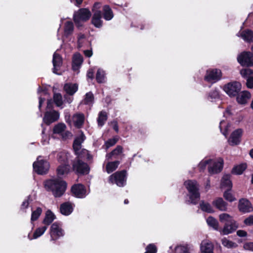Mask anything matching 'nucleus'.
Returning a JSON list of instances; mask_svg holds the SVG:
<instances>
[{
	"mask_svg": "<svg viewBox=\"0 0 253 253\" xmlns=\"http://www.w3.org/2000/svg\"><path fill=\"white\" fill-rule=\"evenodd\" d=\"M44 185L46 190L51 192L54 197L59 198L65 193L67 183L65 180L55 178L46 180Z\"/></svg>",
	"mask_w": 253,
	"mask_h": 253,
	"instance_id": "1",
	"label": "nucleus"
},
{
	"mask_svg": "<svg viewBox=\"0 0 253 253\" xmlns=\"http://www.w3.org/2000/svg\"><path fill=\"white\" fill-rule=\"evenodd\" d=\"M219 219L221 222H225L223 228L219 230L222 235L231 234L235 231L238 227L236 221L228 213L220 214L219 215Z\"/></svg>",
	"mask_w": 253,
	"mask_h": 253,
	"instance_id": "2",
	"label": "nucleus"
},
{
	"mask_svg": "<svg viewBox=\"0 0 253 253\" xmlns=\"http://www.w3.org/2000/svg\"><path fill=\"white\" fill-rule=\"evenodd\" d=\"M184 185L190 194L189 199L191 203L193 205H196L200 198L197 181L195 180H187L184 182Z\"/></svg>",
	"mask_w": 253,
	"mask_h": 253,
	"instance_id": "3",
	"label": "nucleus"
},
{
	"mask_svg": "<svg viewBox=\"0 0 253 253\" xmlns=\"http://www.w3.org/2000/svg\"><path fill=\"white\" fill-rule=\"evenodd\" d=\"M91 16V13L88 8H81L75 11L73 15V21L76 26L80 29L84 23L87 21Z\"/></svg>",
	"mask_w": 253,
	"mask_h": 253,
	"instance_id": "4",
	"label": "nucleus"
},
{
	"mask_svg": "<svg viewBox=\"0 0 253 253\" xmlns=\"http://www.w3.org/2000/svg\"><path fill=\"white\" fill-rule=\"evenodd\" d=\"M222 78L221 70L217 68H210L207 70L204 77L205 81L211 84L220 81Z\"/></svg>",
	"mask_w": 253,
	"mask_h": 253,
	"instance_id": "5",
	"label": "nucleus"
},
{
	"mask_svg": "<svg viewBox=\"0 0 253 253\" xmlns=\"http://www.w3.org/2000/svg\"><path fill=\"white\" fill-rule=\"evenodd\" d=\"M72 169L76 174L83 176L88 174L90 170L89 166L82 160H76L72 164Z\"/></svg>",
	"mask_w": 253,
	"mask_h": 253,
	"instance_id": "6",
	"label": "nucleus"
},
{
	"mask_svg": "<svg viewBox=\"0 0 253 253\" xmlns=\"http://www.w3.org/2000/svg\"><path fill=\"white\" fill-rule=\"evenodd\" d=\"M33 170L38 174L43 175L46 174L49 169V163L45 160H39L34 162L33 164Z\"/></svg>",
	"mask_w": 253,
	"mask_h": 253,
	"instance_id": "7",
	"label": "nucleus"
},
{
	"mask_svg": "<svg viewBox=\"0 0 253 253\" xmlns=\"http://www.w3.org/2000/svg\"><path fill=\"white\" fill-rule=\"evenodd\" d=\"M238 63L243 67L253 66V54L250 51H243L237 58Z\"/></svg>",
	"mask_w": 253,
	"mask_h": 253,
	"instance_id": "8",
	"label": "nucleus"
},
{
	"mask_svg": "<svg viewBox=\"0 0 253 253\" xmlns=\"http://www.w3.org/2000/svg\"><path fill=\"white\" fill-rule=\"evenodd\" d=\"M126 170L117 171L109 176V181L112 183H115L119 187H123L126 180Z\"/></svg>",
	"mask_w": 253,
	"mask_h": 253,
	"instance_id": "9",
	"label": "nucleus"
},
{
	"mask_svg": "<svg viewBox=\"0 0 253 253\" xmlns=\"http://www.w3.org/2000/svg\"><path fill=\"white\" fill-rule=\"evenodd\" d=\"M241 89V84L237 81L229 83L224 86V91L230 97L237 96Z\"/></svg>",
	"mask_w": 253,
	"mask_h": 253,
	"instance_id": "10",
	"label": "nucleus"
},
{
	"mask_svg": "<svg viewBox=\"0 0 253 253\" xmlns=\"http://www.w3.org/2000/svg\"><path fill=\"white\" fill-rule=\"evenodd\" d=\"M73 196L77 198H84L86 196V189L84 185L81 183L74 184L71 188Z\"/></svg>",
	"mask_w": 253,
	"mask_h": 253,
	"instance_id": "11",
	"label": "nucleus"
},
{
	"mask_svg": "<svg viewBox=\"0 0 253 253\" xmlns=\"http://www.w3.org/2000/svg\"><path fill=\"white\" fill-rule=\"evenodd\" d=\"M50 235L51 241H56L60 237L64 235V230L60 227L58 222L52 224L50 228Z\"/></svg>",
	"mask_w": 253,
	"mask_h": 253,
	"instance_id": "12",
	"label": "nucleus"
},
{
	"mask_svg": "<svg viewBox=\"0 0 253 253\" xmlns=\"http://www.w3.org/2000/svg\"><path fill=\"white\" fill-rule=\"evenodd\" d=\"M59 117L60 114L57 111L54 110L47 111L44 114L43 122L47 126H49L52 123L57 121Z\"/></svg>",
	"mask_w": 253,
	"mask_h": 253,
	"instance_id": "13",
	"label": "nucleus"
},
{
	"mask_svg": "<svg viewBox=\"0 0 253 253\" xmlns=\"http://www.w3.org/2000/svg\"><path fill=\"white\" fill-rule=\"evenodd\" d=\"M240 74L247 80L246 85L248 88H253V70L250 68L243 69L240 70Z\"/></svg>",
	"mask_w": 253,
	"mask_h": 253,
	"instance_id": "14",
	"label": "nucleus"
},
{
	"mask_svg": "<svg viewBox=\"0 0 253 253\" xmlns=\"http://www.w3.org/2000/svg\"><path fill=\"white\" fill-rule=\"evenodd\" d=\"M239 211L243 213H249L253 211V207L251 202L248 199L242 198L239 200L238 204Z\"/></svg>",
	"mask_w": 253,
	"mask_h": 253,
	"instance_id": "15",
	"label": "nucleus"
},
{
	"mask_svg": "<svg viewBox=\"0 0 253 253\" xmlns=\"http://www.w3.org/2000/svg\"><path fill=\"white\" fill-rule=\"evenodd\" d=\"M242 134L243 130L241 128H238L233 131L229 139L230 144L232 146L238 145L241 142Z\"/></svg>",
	"mask_w": 253,
	"mask_h": 253,
	"instance_id": "16",
	"label": "nucleus"
},
{
	"mask_svg": "<svg viewBox=\"0 0 253 253\" xmlns=\"http://www.w3.org/2000/svg\"><path fill=\"white\" fill-rule=\"evenodd\" d=\"M102 17V12L100 10H96L94 12L91 23L94 26L97 28L102 27L103 21L101 20Z\"/></svg>",
	"mask_w": 253,
	"mask_h": 253,
	"instance_id": "17",
	"label": "nucleus"
},
{
	"mask_svg": "<svg viewBox=\"0 0 253 253\" xmlns=\"http://www.w3.org/2000/svg\"><path fill=\"white\" fill-rule=\"evenodd\" d=\"M52 63L53 65V73L59 75L57 71L62 65V58L61 56L59 54L55 52L53 55Z\"/></svg>",
	"mask_w": 253,
	"mask_h": 253,
	"instance_id": "18",
	"label": "nucleus"
},
{
	"mask_svg": "<svg viewBox=\"0 0 253 253\" xmlns=\"http://www.w3.org/2000/svg\"><path fill=\"white\" fill-rule=\"evenodd\" d=\"M212 205L220 211H225L227 210L228 204L221 197L217 198L214 200L212 202Z\"/></svg>",
	"mask_w": 253,
	"mask_h": 253,
	"instance_id": "19",
	"label": "nucleus"
},
{
	"mask_svg": "<svg viewBox=\"0 0 253 253\" xmlns=\"http://www.w3.org/2000/svg\"><path fill=\"white\" fill-rule=\"evenodd\" d=\"M231 175L230 174H225L221 178L220 181V187L221 188H227L231 190L233 184L231 181Z\"/></svg>",
	"mask_w": 253,
	"mask_h": 253,
	"instance_id": "20",
	"label": "nucleus"
},
{
	"mask_svg": "<svg viewBox=\"0 0 253 253\" xmlns=\"http://www.w3.org/2000/svg\"><path fill=\"white\" fill-rule=\"evenodd\" d=\"M74 125L77 128H81L83 127L85 117L83 113H76L73 115Z\"/></svg>",
	"mask_w": 253,
	"mask_h": 253,
	"instance_id": "21",
	"label": "nucleus"
},
{
	"mask_svg": "<svg viewBox=\"0 0 253 253\" xmlns=\"http://www.w3.org/2000/svg\"><path fill=\"white\" fill-rule=\"evenodd\" d=\"M60 211L63 215H70L73 211V207L72 203L69 202L62 203L60 207Z\"/></svg>",
	"mask_w": 253,
	"mask_h": 253,
	"instance_id": "22",
	"label": "nucleus"
},
{
	"mask_svg": "<svg viewBox=\"0 0 253 253\" xmlns=\"http://www.w3.org/2000/svg\"><path fill=\"white\" fill-rule=\"evenodd\" d=\"M223 162H214L212 166L209 167L208 171L210 174H214L219 173L223 169Z\"/></svg>",
	"mask_w": 253,
	"mask_h": 253,
	"instance_id": "23",
	"label": "nucleus"
},
{
	"mask_svg": "<svg viewBox=\"0 0 253 253\" xmlns=\"http://www.w3.org/2000/svg\"><path fill=\"white\" fill-rule=\"evenodd\" d=\"M64 90L69 95H73L78 89L77 84L66 83L64 84Z\"/></svg>",
	"mask_w": 253,
	"mask_h": 253,
	"instance_id": "24",
	"label": "nucleus"
},
{
	"mask_svg": "<svg viewBox=\"0 0 253 253\" xmlns=\"http://www.w3.org/2000/svg\"><path fill=\"white\" fill-rule=\"evenodd\" d=\"M241 37L247 42H253V31L250 29H245L241 32Z\"/></svg>",
	"mask_w": 253,
	"mask_h": 253,
	"instance_id": "25",
	"label": "nucleus"
},
{
	"mask_svg": "<svg viewBox=\"0 0 253 253\" xmlns=\"http://www.w3.org/2000/svg\"><path fill=\"white\" fill-rule=\"evenodd\" d=\"M236 98L237 102L241 104H245L251 97L250 92L248 91H243L240 95H238Z\"/></svg>",
	"mask_w": 253,
	"mask_h": 253,
	"instance_id": "26",
	"label": "nucleus"
},
{
	"mask_svg": "<svg viewBox=\"0 0 253 253\" xmlns=\"http://www.w3.org/2000/svg\"><path fill=\"white\" fill-rule=\"evenodd\" d=\"M70 154L65 151H61L57 154V160L59 163L63 165H69V158Z\"/></svg>",
	"mask_w": 253,
	"mask_h": 253,
	"instance_id": "27",
	"label": "nucleus"
},
{
	"mask_svg": "<svg viewBox=\"0 0 253 253\" xmlns=\"http://www.w3.org/2000/svg\"><path fill=\"white\" fill-rule=\"evenodd\" d=\"M55 218L56 216L53 212L50 210H48L45 212V217L42 221V223L46 225H49Z\"/></svg>",
	"mask_w": 253,
	"mask_h": 253,
	"instance_id": "28",
	"label": "nucleus"
},
{
	"mask_svg": "<svg viewBox=\"0 0 253 253\" xmlns=\"http://www.w3.org/2000/svg\"><path fill=\"white\" fill-rule=\"evenodd\" d=\"M247 166L246 163H242L234 166L231 170V173L235 175H241L247 169Z\"/></svg>",
	"mask_w": 253,
	"mask_h": 253,
	"instance_id": "29",
	"label": "nucleus"
},
{
	"mask_svg": "<svg viewBox=\"0 0 253 253\" xmlns=\"http://www.w3.org/2000/svg\"><path fill=\"white\" fill-rule=\"evenodd\" d=\"M213 248L212 243L202 242L200 248L201 253H213Z\"/></svg>",
	"mask_w": 253,
	"mask_h": 253,
	"instance_id": "30",
	"label": "nucleus"
},
{
	"mask_svg": "<svg viewBox=\"0 0 253 253\" xmlns=\"http://www.w3.org/2000/svg\"><path fill=\"white\" fill-rule=\"evenodd\" d=\"M92 159V156L90 155L88 150L83 149L77 155V160H83L90 161Z\"/></svg>",
	"mask_w": 253,
	"mask_h": 253,
	"instance_id": "31",
	"label": "nucleus"
},
{
	"mask_svg": "<svg viewBox=\"0 0 253 253\" xmlns=\"http://www.w3.org/2000/svg\"><path fill=\"white\" fill-rule=\"evenodd\" d=\"M46 229V226L39 227L36 229L32 237L31 236L30 233H29L28 235V238L30 240L37 239L42 236Z\"/></svg>",
	"mask_w": 253,
	"mask_h": 253,
	"instance_id": "32",
	"label": "nucleus"
},
{
	"mask_svg": "<svg viewBox=\"0 0 253 253\" xmlns=\"http://www.w3.org/2000/svg\"><path fill=\"white\" fill-rule=\"evenodd\" d=\"M70 166L69 165L61 164L56 169L57 175L58 177L67 174L69 172Z\"/></svg>",
	"mask_w": 253,
	"mask_h": 253,
	"instance_id": "33",
	"label": "nucleus"
},
{
	"mask_svg": "<svg viewBox=\"0 0 253 253\" xmlns=\"http://www.w3.org/2000/svg\"><path fill=\"white\" fill-rule=\"evenodd\" d=\"M103 17L106 20L109 21L113 18L114 16L113 12L109 5H105L103 6Z\"/></svg>",
	"mask_w": 253,
	"mask_h": 253,
	"instance_id": "34",
	"label": "nucleus"
},
{
	"mask_svg": "<svg viewBox=\"0 0 253 253\" xmlns=\"http://www.w3.org/2000/svg\"><path fill=\"white\" fill-rule=\"evenodd\" d=\"M83 62V57L80 53H77L74 54L73 57V68L75 70V67H80Z\"/></svg>",
	"mask_w": 253,
	"mask_h": 253,
	"instance_id": "35",
	"label": "nucleus"
},
{
	"mask_svg": "<svg viewBox=\"0 0 253 253\" xmlns=\"http://www.w3.org/2000/svg\"><path fill=\"white\" fill-rule=\"evenodd\" d=\"M123 147L121 145H118L115 149L110 153L107 154L106 157L108 159H111L113 157L117 158V156L120 155L123 152Z\"/></svg>",
	"mask_w": 253,
	"mask_h": 253,
	"instance_id": "36",
	"label": "nucleus"
},
{
	"mask_svg": "<svg viewBox=\"0 0 253 253\" xmlns=\"http://www.w3.org/2000/svg\"><path fill=\"white\" fill-rule=\"evenodd\" d=\"M74 25L72 21H68L65 23L64 27V32L65 35L69 36L71 35L74 31Z\"/></svg>",
	"mask_w": 253,
	"mask_h": 253,
	"instance_id": "37",
	"label": "nucleus"
},
{
	"mask_svg": "<svg viewBox=\"0 0 253 253\" xmlns=\"http://www.w3.org/2000/svg\"><path fill=\"white\" fill-rule=\"evenodd\" d=\"M207 222L208 225L211 227L213 229L218 231L220 229L219 228V223L218 221L213 217L210 216L207 219Z\"/></svg>",
	"mask_w": 253,
	"mask_h": 253,
	"instance_id": "38",
	"label": "nucleus"
},
{
	"mask_svg": "<svg viewBox=\"0 0 253 253\" xmlns=\"http://www.w3.org/2000/svg\"><path fill=\"white\" fill-rule=\"evenodd\" d=\"M120 162L119 161L108 162L106 166V170L108 173L115 171L118 167Z\"/></svg>",
	"mask_w": 253,
	"mask_h": 253,
	"instance_id": "39",
	"label": "nucleus"
},
{
	"mask_svg": "<svg viewBox=\"0 0 253 253\" xmlns=\"http://www.w3.org/2000/svg\"><path fill=\"white\" fill-rule=\"evenodd\" d=\"M66 128V126L65 124L59 123L54 126L52 131L54 134H61L65 130Z\"/></svg>",
	"mask_w": 253,
	"mask_h": 253,
	"instance_id": "40",
	"label": "nucleus"
},
{
	"mask_svg": "<svg viewBox=\"0 0 253 253\" xmlns=\"http://www.w3.org/2000/svg\"><path fill=\"white\" fill-rule=\"evenodd\" d=\"M107 120V115L105 111H102L99 113L97 118V124L98 126H102Z\"/></svg>",
	"mask_w": 253,
	"mask_h": 253,
	"instance_id": "41",
	"label": "nucleus"
},
{
	"mask_svg": "<svg viewBox=\"0 0 253 253\" xmlns=\"http://www.w3.org/2000/svg\"><path fill=\"white\" fill-rule=\"evenodd\" d=\"M200 207L201 210L207 213H213L214 211L213 210L212 207L209 203H205L202 201L200 203Z\"/></svg>",
	"mask_w": 253,
	"mask_h": 253,
	"instance_id": "42",
	"label": "nucleus"
},
{
	"mask_svg": "<svg viewBox=\"0 0 253 253\" xmlns=\"http://www.w3.org/2000/svg\"><path fill=\"white\" fill-rule=\"evenodd\" d=\"M219 91L217 88H215L209 92L207 99L208 100L212 101L213 99H219Z\"/></svg>",
	"mask_w": 253,
	"mask_h": 253,
	"instance_id": "43",
	"label": "nucleus"
},
{
	"mask_svg": "<svg viewBox=\"0 0 253 253\" xmlns=\"http://www.w3.org/2000/svg\"><path fill=\"white\" fill-rule=\"evenodd\" d=\"M53 101L57 107H61L63 108L62 105L63 101L62 99V96L60 93H55L53 96Z\"/></svg>",
	"mask_w": 253,
	"mask_h": 253,
	"instance_id": "44",
	"label": "nucleus"
},
{
	"mask_svg": "<svg viewBox=\"0 0 253 253\" xmlns=\"http://www.w3.org/2000/svg\"><path fill=\"white\" fill-rule=\"evenodd\" d=\"M42 209L40 207H38L36 210L32 211L31 217V221L33 222L38 219L42 213Z\"/></svg>",
	"mask_w": 253,
	"mask_h": 253,
	"instance_id": "45",
	"label": "nucleus"
},
{
	"mask_svg": "<svg viewBox=\"0 0 253 253\" xmlns=\"http://www.w3.org/2000/svg\"><path fill=\"white\" fill-rule=\"evenodd\" d=\"M231 190L227 189L223 193V197L227 201L229 202H233L236 199L234 196L231 193Z\"/></svg>",
	"mask_w": 253,
	"mask_h": 253,
	"instance_id": "46",
	"label": "nucleus"
},
{
	"mask_svg": "<svg viewBox=\"0 0 253 253\" xmlns=\"http://www.w3.org/2000/svg\"><path fill=\"white\" fill-rule=\"evenodd\" d=\"M221 242L222 244L228 248H234L237 247V244L236 243L230 241L226 238H223Z\"/></svg>",
	"mask_w": 253,
	"mask_h": 253,
	"instance_id": "47",
	"label": "nucleus"
},
{
	"mask_svg": "<svg viewBox=\"0 0 253 253\" xmlns=\"http://www.w3.org/2000/svg\"><path fill=\"white\" fill-rule=\"evenodd\" d=\"M105 75L103 70L99 69H98L96 74V80L99 84H101L104 82Z\"/></svg>",
	"mask_w": 253,
	"mask_h": 253,
	"instance_id": "48",
	"label": "nucleus"
},
{
	"mask_svg": "<svg viewBox=\"0 0 253 253\" xmlns=\"http://www.w3.org/2000/svg\"><path fill=\"white\" fill-rule=\"evenodd\" d=\"M94 95L91 92H88L85 94V98L84 99V104L85 105L89 104L94 101Z\"/></svg>",
	"mask_w": 253,
	"mask_h": 253,
	"instance_id": "49",
	"label": "nucleus"
},
{
	"mask_svg": "<svg viewBox=\"0 0 253 253\" xmlns=\"http://www.w3.org/2000/svg\"><path fill=\"white\" fill-rule=\"evenodd\" d=\"M85 138V137L83 132H82V134L80 135V136L76 137L74 139L73 141V144H74V145H76L77 146H81V144L84 142Z\"/></svg>",
	"mask_w": 253,
	"mask_h": 253,
	"instance_id": "50",
	"label": "nucleus"
},
{
	"mask_svg": "<svg viewBox=\"0 0 253 253\" xmlns=\"http://www.w3.org/2000/svg\"><path fill=\"white\" fill-rule=\"evenodd\" d=\"M211 159L202 161L198 165V168L200 171H203L206 169L207 165L211 163Z\"/></svg>",
	"mask_w": 253,
	"mask_h": 253,
	"instance_id": "51",
	"label": "nucleus"
},
{
	"mask_svg": "<svg viewBox=\"0 0 253 253\" xmlns=\"http://www.w3.org/2000/svg\"><path fill=\"white\" fill-rule=\"evenodd\" d=\"M146 252L144 253H157V248L154 244H149L146 247Z\"/></svg>",
	"mask_w": 253,
	"mask_h": 253,
	"instance_id": "52",
	"label": "nucleus"
},
{
	"mask_svg": "<svg viewBox=\"0 0 253 253\" xmlns=\"http://www.w3.org/2000/svg\"><path fill=\"white\" fill-rule=\"evenodd\" d=\"M175 253H190L189 249L185 246H178L175 248Z\"/></svg>",
	"mask_w": 253,
	"mask_h": 253,
	"instance_id": "53",
	"label": "nucleus"
},
{
	"mask_svg": "<svg viewBox=\"0 0 253 253\" xmlns=\"http://www.w3.org/2000/svg\"><path fill=\"white\" fill-rule=\"evenodd\" d=\"M118 138L116 137L109 139L107 141L105 142V146L107 148H109V147L115 145L118 142Z\"/></svg>",
	"mask_w": 253,
	"mask_h": 253,
	"instance_id": "54",
	"label": "nucleus"
},
{
	"mask_svg": "<svg viewBox=\"0 0 253 253\" xmlns=\"http://www.w3.org/2000/svg\"><path fill=\"white\" fill-rule=\"evenodd\" d=\"M244 223L245 224L248 226H252L253 225V215H250L249 217L246 218Z\"/></svg>",
	"mask_w": 253,
	"mask_h": 253,
	"instance_id": "55",
	"label": "nucleus"
},
{
	"mask_svg": "<svg viewBox=\"0 0 253 253\" xmlns=\"http://www.w3.org/2000/svg\"><path fill=\"white\" fill-rule=\"evenodd\" d=\"M243 247L246 250L253 251V242H247L244 244Z\"/></svg>",
	"mask_w": 253,
	"mask_h": 253,
	"instance_id": "56",
	"label": "nucleus"
},
{
	"mask_svg": "<svg viewBox=\"0 0 253 253\" xmlns=\"http://www.w3.org/2000/svg\"><path fill=\"white\" fill-rule=\"evenodd\" d=\"M61 135L62 138L63 140H66L69 138L70 137H71L72 133L70 131H64L62 134H60Z\"/></svg>",
	"mask_w": 253,
	"mask_h": 253,
	"instance_id": "57",
	"label": "nucleus"
},
{
	"mask_svg": "<svg viewBox=\"0 0 253 253\" xmlns=\"http://www.w3.org/2000/svg\"><path fill=\"white\" fill-rule=\"evenodd\" d=\"M30 196H29L28 197V199L25 200L23 202V203H22V205L21 206V210H25V209H26L28 208L29 205V199H30Z\"/></svg>",
	"mask_w": 253,
	"mask_h": 253,
	"instance_id": "58",
	"label": "nucleus"
},
{
	"mask_svg": "<svg viewBox=\"0 0 253 253\" xmlns=\"http://www.w3.org/2000/svg\"><path fill=\"white\" fill-rule=\"evenodd\" d=\"M53 100H52L51 99H48L47 101V106H46V109L48 110H53V103H54Z\"/></svg>",
	"mask_w": 253,
	"mask_h": 253,
	"instance_id": "59",
	"label": "nucleus"
},
{
	"mask_svg": "<svg viewBox=\"0 0 253 253\" xmlns=\"http://www.w3.org/2000/svg\"><path fill=\"white\" fill-rule=\"evenodd\" d=\"M87 78L92 80L94 78V71L92 69H90L88 70L86 74Z\"/></svg>",
	"mask_w": 253,
	"mask_h": 253,
	"instance_id": "60",
	"label": "nucleus"
},
{
	"mask_svg": "<svg viewBox=\"0 0 253 253\" xmlns=\"http://www.w3.org/2000/svg\"><path fill=\"white\" fill-rule=\"evenodd\" d=\"M237 235L241 237H245L247 236V233L244 230H239L237 231Z\"/></svg>",
	"mask_w": 253,
	"mask_h": 253,
	"instance_id": "61",
	"label": "nucleus"
},
{
	"mask_svg": "<svg viewBox=\"0 0 253 253\" xmlns=\"http://www.w3.org/2000/svg\"><path fill=\"white\" fill-rule=\"evenodd\" d=\"M222 123H223V122H221L220 123L219 127H220V131L224 136H227V135L228 134V128L227 126H226L225 128L223 130H222V129L221 128V125H222Z\"/></svg>",
	"mask_w": 253,
	"mask_h": 253,
	"instance_id": "62",
	"label": "nucleus"
},
{
	"mask_svg": "<svg viewBox=\"0 0 253 253\" xmlns=\"http://www.w3.org/2000/svg\"><path fill=\"white\" fill-rule=\"evenodd\" d=\"M113 128L116 131V133L119 132V126L117 121H114L112 122Z\"/></svg>",
	"mask_w": 253,
	"mask_h": 253,
	"instance_id": "63",
	"label": "nucleus"
},
{
	"mask_svg": "<svg viewBox=\"0 0 253 253\" xmlns=\"http://www.w3.org/2000/svg\"><path fill=\"white\" fill-rule=\"evenodd\" d=\"M84 55L87 57H90L92 55V51L91 49L90 50H85L84 51Z\"/></svg>",
	"mask_w": 253,
	"mask_h": 253,
	"instance_id": "64",
	"label": "nucleus"
}]
</instances>
